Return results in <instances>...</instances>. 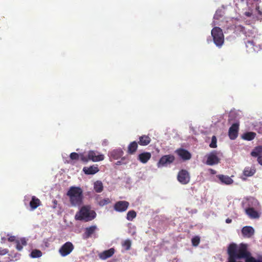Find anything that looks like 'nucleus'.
Instances as JSON below:
<instances>
[{
  "label": "nucleus",
  "mask_w": 262,
  "mask_h": 262,
  "mask_svg": "<svg viewBox=\"0 0 262 262\" xmlns=\"http://www.w3.org/2000/svg\"><path fill=\"white\" fill-rule=\"evenodd\" d=\"M260 154H262V146L255 147L251 152V155L254 157H258Z\"/></svg>",
  "instance_id": "c756f323"
},
{
  "label": "nucleus",
  "mask_w": 262,
  "mask_h": 262,
  "mask_svg": "<svg viewBox=\"0 0 262 262\" xmlns=\"http://www.w3.org/2000/svg\"><path fill=\"white\" fill-rule=\"evenodd\" d=\"M255 43L256 42L253 39L246 41L245 44L247 51L248 52H252L258 50L259 48L255 45Z\"/></svg>",
  "instance_id": "f3484780"
},
{
  "label": "nucleus",
  "mask_w": 262,
  "mask_h": 262,
  "mask_svg": "<svg viewBox=\"0 0 262 262\" xmlns=\"http://www.w3.org/2000/svg\"><path fill=\"white\" fill-rule=\"evenodd\" d=\"M211 148H216L217 147V139L215 136H213L211 138V142L209 144Z\"/></svg>",
  "instance_id": "f704fd0d"
},
{
  "label": "nucleus",
  "mask_w": 262,
  "mask_h": 262,
  "mask_svg": "<svg viewBox=\"0 0 262 262\" xmlns=\"http://www.w3.org/2000/svg\"><path fill=\"white\" fill-rule=\"evenodd\" d=\"M94 189L96 192H101L103 190L102 183L100 181H97L94 184Z\"/></svg>",
  "instance_id": "c85d7f7f"
},
{
  "label": "nucleus",
  "mask_w": 262,
  "mask_h": 262,
  "mask_svg": "<svg viewBox=\"0 0 262 262\" xmlns=\"http://www.w3.org/2000/svg\"><path fill=\"white\" fill-rule=\"evenodd\" d=\"M104 159L103 155L100 154L98 152L94 150H90L88 156H85L83 154H80V160L84 162H87L89 161L99 162L103 160Z\"/></svg>",
  "instance_id": "20e7f679"
},
{
  "label": "nucleus",
  "mask_w": 262,
  "mask_h": 262,
  "mask_svg": "<svg viewBox=\"0 0 262 262\" xmlns=\"http://www.w3.org/2000/svg\"><path fill=\"white\" fill-rule=\"evenodd\" d=\"M151 139L148 136L143 135L139 137L138 144L142 146H146L150 143Z\"/></svg>",
  "instance_id": "a878e982"
},
{
  "label": "nucleus",
  "mask_w": 262,
  "mask_h": 262,
  "mask_svg": "<svg viewBox=\"0 0 262 262\" xmlns=\"http://www.w3.org/2000/svg\"><path fill=\"white\" fill-rule=\"evenodd\" d=\"M129 205V202L126 201H119L115 204L114 208L117 212H124L127 209Z\"/></svg>",
  "instance_id": "9d476101"
},
{
  "label": "nucleus",
  "mask_w": 262,
  "mask_h": 262,
  "mask_svg": "<svg viewBox=\"0 0 262 262\" xmlns=\"http://www.w3.org/2000/svg\"><path fill=\"white\" fill-rule=\"evenodd\" d=\"M97 229L96 225H92L90 227H86L85 229L84 232L83 234L84 239H88L92 236V235L95 232Z\"/></svg>",
  "instance_id": "4468645a"
},
{
  "label": "nucleus",
  "mask_w": 262,
  "mask_h": 262,
  "mask_svg": "<svg viewBox=\"0 0 262 262\" xmlns=\"http://www.w3.org/2000/svg\"><path fill=\"white\" fill-rule=\"evenodd\" d=\"M7 236H8V241L10 242H14L16 243V241L17 240L18 238H16V236L14 235H11L10 236L9 234L7 235Z\"/></svg>",
  "instance_id": "4c0bfd02"
},
{
  "label": "nucleus",
  "mask_w": 262,
  "mask_h": 262,
  "mask_svg": "<svg viewBox=\"0 0 262 262\" xmlns=\"http://www.w3.org/2000/svg\"><path fill=\"white\" fill-rule=\"evenodd\" d=\"M97 166H91L90 167H84L83 171L86 174H94L99 171Z\"/></svg>",
  "instance_id": "412c9836"
},
{
  "label": "nucleus",
  "mask_w": 262,
  "mask_h": 262,
  "mask_svg": "<svg viewBox=\"0 0 262 262\" xmlns=\"http://www.w3.org/2000/svg\"><path fill=\"white\" fill-rule=\"evenodd\" d=\"M231 222H232V220L229 218H228L226 220V223L227 224H230Z\"/></svg>",
  "instance_id": "37998d69"
},
{
  "label": "nucleus",
  "mask_w": 262,
  "mask_h": 262,
  "mask_svg": "<svg viewBox=\"0 0 262 262\" xmlns=\"http://www.w3.org/2000/svg\"><path fill=\"white\" fill-rule=\"evenodd\" d=\"M96 216L95 211L91 210L89 206H82L75 216V219L77 221L89 222L94 220Z\"/></svg>",
  "instance_id": "7ed1b4c3"
},
{
  "label": "nucleus",
  "mask_w": 262,
  "mask_h": 262,
  "mask_svg": "<svg viewBox=\"0 0 262 262\" xmlns=\"http://www.w3.org/2000/svg\"><path fill=\"white\" fill-rule=\"evenodd\" d=\"M210 171H211V173H212V174H215L216 173V171L215 170H213V169H210Z\"/></svg>",
  "instance_id": "a18cd8bd"
},
{
  "label": "nucleus",
  "mask_w": 262,
  "mask_h": 262,
  "mask_svg": "<svg viewBox=\"0 0 262 262\" xmlns=\"http://www.w3.org/2000/svg\"><path fill=\"white\" fill-rule=\"evenodd\" d=\"M216 177L219 179L222 184L225 185H231L233 183V180L228 176L219 174Z\"/></svg>",
  "instance_id": "a211bd4d"
},
{
  "label": "nucleus",
  "mask_w": 262,
  "mask_h": 262,
  "mask_svg": "<svg viewBox=\"0 0 262 262\" xmlns=\"http://www.w3.org/2000/svg\"><path fill=\"white\" fill-rule=\"evenodd\" d=\"M137 213L134 210L129 211L126 215V219L128 221H132L136 217Z\"/></svg>",
  "instance_id": "2f4dec72"
},
{
  "label": "nucleus",
  "mask_w": 262,
  "mask_h": 262,
  "mask_svg": "<svg viewBox=\"0 0 262 262\" xmlns=\"http://www.w3.org/2000/svg\"><path fill=\"white\" fill-rule=\"evenodd\" d=\"M176 152L184 161L188 160L191 158V154L188 150L183 148L177 149Z\"/></svg>",
  "instance_id": "ddd939ff"
},
{
  "label": "nucleus",
  "mask_w": 262,
  "mask_h": 262,
  "mask_svg": "<svg viewBox=\"0 0 262 262\" xmlns=\"http://www.w3.org/2000/svg\"><path fill=\"white\" fill-rule=\"evenodd\" d=\"M30 255L32 258H38L42 256V252L39 250L35 249L32 250Z\"/></svg>",
  "instance_id": "473e14b6"
},
{
  "label": "nucleus",
  "mask_w": 262,
  "mask_h": 262,
  "mask_svg": "<svg viewBox=\"0 0 262 262\" xmlns=\"http://www.w3.org/2000/svg\"><path fill=\"white\" fill-rule=\"evenodd\" d=\"M239 124L233 123L229 129L228 135L231 140H235L238 136Z\"/></svg>",
  "instance_id": "f8f14e48"
},
{
  "label": "nucleus",
  "mask_w": 262,
  "mask_h": 262,
  "mask_svg": "<svg viewBox=\"0 0 262 262\" xmlns=\"http://www.w3.org/2000/svg\"><path fill=\"white\" fill-rule=\"evenodd\" d=\"M9 252V250L7 249L0 248V255H4Z\"/></svg>",
  "instance_id": "58836bf2"
},
{
  "label": "nucleus",
  "mask_w": 262,
  "mask_h": 262,
  "mask_svg": "<svg viewBox=\"0 0 262 262\" xmlns=\"http://www.w3.org/2000/svg\"><path fill=\"white\" fill-rule=\"evenodd\" d=\"M6 241V238L5 237H1V243L3 244L5 243Z\"/></svg>",
  "instance_id": "79ce46f5"
},
{
  "label": "nucleus",
  "mask_w": 262,
  "mask_h": 262,
  "mask_svg": "<svg viewBox=\"0 0 262 262\" xmlns=\"http://www.w3.org/2000/svg\"><path fill=\"white\" fill-rule=\"evenodd\" d=\"M53 203H54V206H53V208H55L56 207V205H57V201L56 200H54L53 201Z\"/></svg>",
  "instance_id": "c03bdc74"
},
{
  "label": "nucleus",
  "mask_w": 262,
  "mask_h": 262,
  "mask_svg": "<svg viewBox=\"0 0 262 262\" xmlns=\"http://www.w3.org/2000/svg\"><path fill=\"white\" fill-rule=\"evenodd\" d=\"M255 172L256 169L254 166H247L244 168L243 171V176L246 178L253 176L255 173Z\"/></svg>",
  "instance_id": "4be33fe9"
},
{
  "label": "nucleus",
  "mask_w": 262,
  "mask_h": 262,
  "mask_svg": "<svg viewBox=\"0 0 262 262\" xmlns=\"http://www.w3.org/2000/svg\"><path fill=\"white\" fill-rule=\"evenodd\" d=\"M41 205L40 200L35 196L32 197V199L30 202V207L32 210H34Z\"/></svg>",
  "instance_id": "393cba45"
},
{
  "label": "nucleus",
  "mask_w": 262,
  "mask_h": 262,
  "mask_svg": "<svg viewBox=\"0 0 262 262\" xmlns=\"http://www.w3.org/2000/svg\"><path fill=\"white\" fill-rule=\"evenodd\" d=\"M151 154L149 152H144L140 154L138 156V160L141 163L145 164L151 158Z\"/></svg>",
  "instance_id": "aec40b11"
},
{
  "label": "nucleus",
  "mask_w": 262,
  "mask_h": 262,
  "mask_svg": "<svg viewBox=\"0 0 262 262\" xmlns=\"http://www.w3.org/2000/svg\"><path fill=\"white\" fill-rule=\"evenodd\" d=\"M246 262H262V254L258 255L257 258L250 255L249 257L246 259Z\"/></svg>",
  "instance_id": "7c9ffc66"
},
{
  "label": "nucleus",
  "mask_w": 262,
  "mask_h": 262,
  "mask_svg": "<svg viewBox=\"0 0 262 262\" xmlns=\"http://www.w3.org/2000/svg\"><path fill=\"white\" fill-rule=\"evenodd\" d=\"M246 214L251 219H258L260 216L258 212L252 207H249L245 209Z\"/></svg>",
  "instance_id": "6ab92c4d"
},
{
  "label": "nucleus",
  "mask_w": 262,
  "mask_h": 262,
  "mask_svg": "<svg viewBox=\"0 0 262 262\" xmlns=\"http://www.w3.org/2000/svg\"><path fill=\"white\" fill-rule=\"evenodd\" d=\"M131 241L130 239H126L122 243V247L125 250H129L131 247Z\"/></svg>",
  "instance_id": "72a5a7b5"
},
{
  "label": "nucleus",
  "mask_w": 262,
  "mask_h": 262,
  "mask_svg": "<svg viewBox=\"0 0 262 262\" xmlns=\"http://www.w3.org/2000/svg\"><path fill=\"white\" fill-rule=\"evenodd\" d=\"M242 233L244 237H251L254 234V229L251 226H245L242 229Z\"/></svg>",
  "instance_id": "2eb2a0df"
},
{
  "label": "nucleus",
  "mask_w": 262,
  "mask_h": 262,
  "mask_svg": "<svg viewBox=\"0 0 262 262\" xmlns=\"http://www.w3.org/2000/svg\"><path fill=\"white\" fill-rule=\"evenodd\" d=\"M95 201L97 204L101 207L108 204L111 202V201L109 198H103L100 195L96 196Z\"/></svg>",
  "instance_id": "dca6fc26"
},
{
  "label": "nucleus",
  "mask_w": 262,
  "mask_h": 262,
  "mask_svg": "<svg viewBox=\"0 0 262 262\" xmlns=\"http://www.w3.org/2000/svg\"><path fill=\"white\" fill-rule=\"evenodd\" d=\"M228 261L227 262H236L235 258H234V256L233 254H231V255H228Z\"/></svg>",
  "instance_id": "ea45409f"
},
{
  "label": "nucleus",
  "mask_w": 262,
  "mask_h": 262,
  "mask_svg": "<svg viewBox=\"0 0 262 262\" xmlns=\"http://www.w3.org/2000/svg\"><path fill=\"white\" fill-rule=\"evenodd\" d=\"M16 249L18 251H21L24 246H26L27 244L26 239L25 237L19 238L16 241Z\"/></svg>",
  "instance_id": "b1692460"
},
{
  "label": "nucleus",
  "mask_w": 262,
  "mask_h": 262,
  "mask_svg": "<svg viewBox=\"0 0 262 262\" xmlns=\"http://www.w3.org/2000/svg\"><path fill=\"white\" fill-rule=\"evenodd\" d=\"M70 159L72 160H77L80 158V155L76 152H72L70 156Z\"/></svg>",
  "instance_id": "e433bc0d"
},
{
  "label": "nucleus",
  "mask_w": 262,
  "mask_h": 262,
  "mask_svg": "<svg viewBox=\"0 0 262 262\" xmlns=\"http://www.w3.org/2000/svg\"><path fill=\"white\" fill-rule=\"evenodd\" d=\"M227 251L228 255L233 254L236 259L245 258L246 260L251 255L250 252L248 251L247 245L245 244H241L238 246L234 243L231 244Z\"/></svg>",
  "instance_id": "f257e3e1"
},
{
  "label": "nucleus",
  "mask_w": 262,
  "mask_h": 262,
  "mask_svg": "<svg viewBox=\"0 0 262 262\" xmlns=\"http://www.w3.org/2000/svg\"><path fill=\"white\" fill-rule=\"evenodd\" d=\"M71 204L73 206H79L82 204L83 191L79 187L71 186L67 193Z\"/></svg>",
  "instance_id": "f03ea898"
},
{
  "label": "nucleus",
  "mask_w": 262,
  "mask_h": 262,
  "mask_svg": "<svg viewBox=\"0 0 262 262\" xmlns=\"http://www.w3.org/2000/svg\"><path fill=\"white\" fill-rule=\"evenodd\" d=\"M258 11L259 14H260V15L262 14L261 12L259 10H258Z\"/></svg>",
  "instance_id": "09e8293b"
},
{
  "label": "nucleus",
  "mask_w": 262,
  "mask_h": 262,
  "mask_svg": "<svg viewBox=\"0 0 262 262\" xmlns=\"http://www.w3.org/2000/svg\"><path fill=\"white\" fill-rule=\"evenodd\" d=\"M258 163L262 166V156H259L257 158Z\"/></svg>",
  "instance_id": "a19ab883"
},
{
  "label": "nucleus",
  "mask_w": 262,
  "mask_h": 262,
  "mask_svg": "<svg viewBox=\"0 0 262 262\" xmlns=\"http://www.w3.org/2000/svg\"><path fill=\"white\" fill-rule=\"evenodd\" d=\"M124 152L121 148H118L113 150L108 153V156L111 159L118 160L122 158V160H125V157H122Z\"/></svg>",
  "instance_id": "9b49d317"
},
{
  "label": "nucleus",
  "mask_w": 262,
  "mask_h": 262,
  "mask_svg": "<svg viewBox=\"0 0 262 262\" xmlns=\"http://www.w3.org/2000/svg\"><path fill=\"white\" fill-rule=\"evenodd\" d=\"M211 35L215 45L221 48L224 42V36L222 30L217 27H214L211 30Z\"/></svg>",
  "instance_id": "39448f33"
},
{
  "label": "nucleus",
  "mask_w": 262,
  "mask_h": 262,
  "mask_svg": "<svg viewBox=\"0 0 262 262\" xmlns=\"http://www.w3.org/2000/svg\"><path fill=\"white\" fill-rule=\"evenodd\" d=\"M74 249L73 244L70 242L64 243L59 249V253L62 257L70 254Z\"/></svg>",
  "instance_id": "6e6552de"
},
{
  "label": "nucleus",
  "mask_w": 262,
  "mask_h": 262,
  "mask_svg": "<svg viewBox=\"0 0 262 262\" xmlns=\"http://www.w3.org/2000/svg\"><path fill=\"white\" fill-rule=\"evenodd\" d=\"M177 180L183 185L187 184L190 180V174L187 170L182 169L178 173Z\"/></svg>",
  "instance_id": "0eeeda50"
},
{
  "label": "nucleus",
  "mask_w": 262,
  "mask_h": 262,
  "mask_svg": "<svg viewBox=\"0 0 262 262\" xmlns=\"http://www.w3.org/2000/svg\"><path fill=\"white\" fill-rule=\"evenodd\" d=\"M115 252L114 248H111L107 250L104 251L102 253H100L99 256L100 258L101 259H105L107 258L111 257Z\"/></svg>",
  "instance_id": "5701e85b"
},
{
  "label": "nucleus",
  "mask_w": 262,
  "mask_h": 262,
  "mask_svg": "<svg viewBox=\"0 0 262 262\" xmlns=\"http://www.w3.org/2000/svg\"><path fill=\"white\" fill-rule=\"evenodd\" d=\"M246 15L248 16H251V14L249 12H248V13H246Z\"/></svg>",
  "instance_id": "de8ad7c7"
},
{
  "label": "nucleus",
  "mask_w": 262,
  "mask_h": 262,
  "mask_svg": "<svg viewBox=\"0 0 262 262\" xmlns=\"http://www.w3.org/2000/svg\"><path fill=\"white\" fill-rule=\"evenodd\" d=\"M256 133L252 132H246L242 136V138L246 141H251L256 137Z\"/></svg>",
  "instance_id": "cd10ccee"
},
{
  "label": "nucleus",
  "mask_w": 262,
  "mask_h": 262,
  "mask_svg": "<svg viewBox=\"0 0 262 262\" xmlns=\"http://www.w3.org/2000/svg\"><path fill=\"white\" fill-rule=\"evenodd\" d=\"M243 180H246V178H243Z\"/></svg>",
  "instance_id": "8fccbe9b"
},
{
  "label": "nucleus",
  "mask_w": 262,
  "mask_h": 262,
  "mask_svg": "<svg viewBox=\"0 0 262 262\" xmlns=\"http://www.w3.org/2000/svg\"><path fill=\"white\" fill-rule=\"evenodd\" d=\"M218 152L216 150L212 151L207 156L206 164L208 165H214L220 162V159L217 157Z\"/></svg>",
  "instance_id": "1a4fd4ad"
},
{
  "label": "nucleus",
  "mask_w": 262,
  "mask_h": 262,
  "mask_svg": "<svg viewBox=\"0 0 262 262\" xmlns=\"http://www.w3.org/2000/svg\"><path fill=\"white\" fill-rule=\"evenodd\" d=\"M200 238L199 236H196L193 237L191 239L192 244L193 246H197L199 244Z\"/></svg>",
  "instance_id": "c9c22d12"
},
{
  "label": "nucleus",
  "mask_w": 262,
  "mask_h": 262,
  "mask_svg": "<svg viewBox=\"0 0 262 262\" xmlns=\"http://www.w3.org/2000/svg\"><path fill=\"white\" fill-rule=\"evenodd\" d=\"M116 164L118 165H121V161H118L116 163Z\"/></svg>",
  "instance_id": "49530a36"
},
{
  "label": "nucleus",
  "mask_w": 262,
  "mask_h": 262,
  "mask_svg": "<svg viewBox=\"0 0 262 262\" xmlns=\"http://www.w3.org/2000/svg\"><path fill=\"white\" fill-rule=\"evenodd\" d=\"M138 143L136 141H133L130 143L127 147V152L130 155L135 153L138 148Z\"/></svg>",
  "instance_id": "bb28decb"
},
{
  "label": "nucleus",
  "mask_w": 262,
  "mask_h": 262,
  "mask_svg": "<svg viewBox=\"0 0 262 262\" xmlns=\"http://www.w3.org/2000/svg\"><path fill=\"white\" fill-rule=\"evenodd\" d=\"M175 160V157L172 155H167L163 156L157 163L158 167L167 166L172 163Z\"/></svg>",
  "instance_id": "423d86ee"
},
{
  "label": "nucleus",
  "mask_w": 262,
  "mask_h": 262,
  "mask_svg": "<svg viewBox=\"0 0 262 262\" xmlns=\"http://www.w3.org/2000/svg\"><path fill=\"white\" fill-rule=\"evenodd\" d=\"M254 202L256 203H257V202L256 201H254Z\"/></svg>",
  "instance_id": "3c124183"
}]
</instances>
